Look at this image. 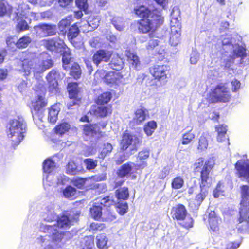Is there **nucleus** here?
<instances>
[{
  "label": "nucleus",
  "mask_w": 249,
  "mask_h": 249,
  "mask_svg": "<svg viewBox=\"0 0 249 249\" xmlns=\"http://www.w3.org/2000/svg\"><path fill=\"white\" fill-rule=\"evenodd\" d=\"M67 91L69 98L71 100L67 103L68 108L70 109L73 106L79 105L82 98L79 93L80 89L78 83H69L67 86Z\"/></svg>",
  "instance_id": "9d476101"
},
{
  "label": "nucleus",
  "mask_w": 249,
  "mask_h": 249,
  "mask_svg": "<svg viewBox=\"0 0 249 249\" xmlns=\"http://www.w3.org/2000/svg\"><path fill=\"white\" fill-rule=\"evenodd\" d=\"M215 130L217 132V140L222 142L225 138L227 131V126L224 124H220L215 127Z\"/></svg>",
  "instance_id": "ea45409f"
},
{
  "label": "nucleus",
  "mask_w": 249,
  "mask_h": 249,
  "mask_svg": "<svg viewBox=\"0 0 249 249\" xmlns=\"http://www.w3.org/2000/svg\"><path fill=\"white\" fill-rule=\"evenodd\" d=\"M59 52L62 53L63 67L64 70H67L69 68L68 65L71 60V50L66 45Z\"/></svg>",
  "instance_id": "cd10ccee"
},
{
  "label": "nucleus",
  "mask_w": 249,
  "mask_h": 249,
  "mask_svg": "<svg viewBox=\"0 0 249 249\" xmlns=\"http://www.w3.org/2000/svg\"><path fill=\"white\" fill-rule=\"evenodd\" d=\"M116 219V216L115 214L109 210H107L103 213L102 221L110 222Z\"/></svg>",
  "instance_id": "864d4df0"
},
{
  "label": "nucleus",
  "mask_w": 249,
  "mask_h": 249,
  "mask_svg": "<svg viewBox=\"0 0 249 249\" xmlns=\"http://www.w3.org/2000/svg\"><path fill=\"white\" fill-rule=\"evenodd\" d=\"M123 75L120 71H109L103 77L104 83L107 85H118L122 82Z\"/></svg>",
  "instance_id": "412c9836"
},
{
  "label": "nucleus",
  "mask_w": 249,
  "mask_h": 249,
  "mask_svg": "<svg viewBox=\"0 0 249 249\" xmlns=\"http://www.w3.org/2000/svg\"><path fill=\"white\" fill-rule=\"evenodd\" d=\"M112 54L113 52L111 51L100 49L96 51L93 54L92 60L93 63L98 67L102 62L106 63L109 62Z\"/></svg>",
  "instance_id": "a211bd4d"
},
{
  "label": "nucleus",
  "mask_w": 249,
  "mask_h": 249,
  "mask_svg": "<svg viewBox=\"0 0 249 249\" xmlns=\"http://www.w3.org/2000/svg\"><path fill=\"white\" fill-rule=\"evenodd\" d=\"M188 214L187 209L182 204H178L173 207L171 211V214L172 219L178 221L184 219L185 216Z\"/></svg>",
  "instance_id": "5701e85b"
},
{
  "label": "nucleus",
  "mask_w": 249,
  "mask_h": 249,
  "mask_svg": "<svg viewBox=\"0 0 249 249\" xmlns=\"http://www.w3.org/2000/svg\"><path fill=\"white\" fill-rule=\"evenodd\" d=\"M81 70L77 63H74L71 67L70 74L74 79H79L81 75Z\"/></svg>",
  "instance_id": "c03bdc74"
},
{
  "label": "nucleus",
  "mask_w": 249,
  "mask_h": 249,
  "mask_svg": "<svg viewBox=\"0 0 249 249\" xmlns=\"http://www.w3.org/2000/svg\"><path fill=\"white\" fill-rule=\"evenodd\" d=\"M71 129V125L68 122L58 123L53 128V132L59 136H63Z\"/></svg>",
  "instance_id": "c9c22d12"
},
{
  "label": "nucleus",
  "mask_w": 249,
  "mask_h": 249,
  "mask_svg": "<svg viewBox=\"0 0 249 249\" xmlns=\"http://www.w3.org/2000/svg\"><path fill=\"white\" fill-rule=\"evenodd\" d=\"M241 200L237 221L239 223H244V225L238 228L239 232L249 228V186L242 185L240 186Z\"/></svg>",
  "instance_id": "7ed1b4c3"
},
{
  "label": "nucleus",
  "mask_w": 249,
  "mask_h": 249,
  "mask_svg": "<svg viewBox=\"0 0 249 249\" xmlns=\"http://www.w3.org/2000/svg\"><path fill=\"white\" fill-rule=\"evenodd\" d=\"M197 149L200 151L206 150L208 146V142L207 137L202 134L198 139Z\"/></svg>",
  "instance_id": "603ef678"
},
{
  "label": "nucleus",
  "mask_w": 249,
  "mask_h": 249,
  "mask_svg": "<svg viewBox=\"0 0 249 249\" xmlns=\"http://www.w3.org/2000/svg\"><path fill=\"white\" fill-rule=\"evenodd\" d=\"M113 150V146L110 143H105L103 145L101 151L99 154L100 159H104L107 155L110 154Z\"/></svg>",
  "instance_id": "a18cd8bd"
},
{
  "label": "nucleus",
  "mask_w": 249,
  "mask_h": 249,
  "mask_svg": "<svg viewBox=\"0 0 249 249\" xmlns=\"http://www.w3.org/2000/svg\"><path fill=\"white\" fill-rule=\"evenodd\" d=\"M246 51V49L244 47H239L234 50V53L237 57L243 58L247 56Z\"/></svg>",
  "instance_id": "e2e57ef3"
},
{
  "label": "nucleus",
  "mask_w": 249,
  "mask_h": 249,
  "mask_svg": "<svg viewBox=\"0 0 249 249\" xmlns=\"http://www.w3.org/2000/svg\"><path fill=\"white\" fill-rule=\"evenodd\" d=\"M76 191L75 188L71 185H68L63 190V194L66 198L73 199L74 198Z\"/></svg>",
  "instance_id": "49530a36"
},
{
  "label": "nucleus",
  "mask_w": 249,
  "mask_h": 249,
  "mask_svg": "<svg viewBox=\"0 0 249 249\" xmlns=\"http://www.w3.org/2000/svg\"><path fill=\"white\" fill-rule=\"evenodd\" d=\"M231 84L232 86V91L233 92H237L240 89L241 83L236 79H234L232 80Z\"/></svg>",
  "instance_id": "0e129e2a"
},
{
  "label": "nucleus",
  "mask_w": 249,
  "mask_h": 249,
  "mask_svg": "<svg viewBox=\"0 0 249 249\" xmlns=\"http://www.w3.org/2000/svg\"><path fill=\"white\" fill-rule=\"evenodd\" d=\"M142 134L133 135L129 131L126 130L121 136L119 142L120 149L122 152L126 151L128 148L132 146L130 151H137L138 146L141 145L142 142Z\"/></svg>",
  "instance_id": "423d86ee"
},
{
  "label": "nucleus",
  "mask_w": 249,
  "mask_h": 249,
  "mask_svg": "<svg viewBox=\"0 0 249 249\" xmlns=\"http://www.w3.org/2000/svg\"><path fill=\"white\" fill-rule=\"evenodd\" d=\"M107 125V123L106 121L83 124L81 125L82 134L86 138H91L95 135H98L99 138H102L105 134L101 129H104Z\"/></svg>",
  "instance_id": "6e6552de"
},
{
  "label": "nucleus",
  "mask_w": 249,
  "mask_h": 249,
  "mask_svg": "<svg viewBox=\"0 0 249 249\" xmlns=\"http://www.w3.org/2000/svg\"><path fill=\"white\" fill-rule=\"evenodd\" d=\"M175 26H171L169 38L170 44L174 46H176L179 43L181 30L180 27H178L177 29H175Z\"/></svg>",
  "instance_id": "473e14b6"
},
{
  "label": "nucleus",
  "mask_w": 249,
  "mask_h": 249,
  "mask_svg": "<svg viewBox=\"0 0 249 249\" xmlns=\"http://www.w3.org/2000/svg\"><path fill=\"white\" fill-rule=\"evenodd\" d=\"M60 79V72L55 69H52L46 76L48 89L50 93H56L59 91L58 80Z\"/></svg>",
  "instance_id": "9b49d317"
},
{
  "label": "nucleus",
  "mask_w": 249,
  "mask_h": 249,
  "mask_svg": "<svg viewBox=\"0 0 249 249\" xmlns=\"http://www.w3.org/2000/svg\"><path fill=\"white\" fill-rule=\"evenodd\" d=\"M45 47L51 51H60L66 44L64 41L59 38H53L45 41Z\"/></svg>",
  "instance_id": "b1692460"
},
{
  "label": "nucleus",
  "mask_w": 249,
  "mask_h": 249,
  "mask_svg": "<svg viewBox=\"0 0 249 249\" xmlns=\"http://www.w3.org/2000/svg\"><path fill=\"white\" fill-rule=\"evenodd\" d=\"M71 183L76 188L79 189H84L86 191L99 188L98 184H95L90 181V178L74 177L71 180Z\"/></svg>",
  "instance_id": "f8f14e48"
},
{
  "label": "nucleus",
  "mask_w": 249,
  "mask_h": 249,
  "mask_svg": "<svg viewBox=\"0 0 249 249\" xmlns=\"http://www.w3.org/2000/svg\"><path fill=\"white\" fill-rule=\"evenodd\" d=\"M9 134L11 141L15 145L18 144L24 138L26 131V124L22 117L14 119L10 122Z\"/></svg>",
  "instance_id": "39448f33"
},
{
  "label": "nucleus",
  "mask_w": 249,
  "mask_h": 249,
  "mask_svg": "<svg viewBox=\"0 0 249 249\" xmlns=\"http://www.w3.org/2000/svg\"><path fill=\"white\" fill-rule=\"evenodd\" d=\"M38 59L37 53L35 52L25 51L20 60V71L26 75H29L31 71L36 70V65Z\"/></svg>",
  "instance_id": "0eeeda50"
},
{
  "label": "nucleus",
  "mask_w": 249,
  "mask_h": 249,
  "mask_svg": "<svg viewBox=\"0 0 249 249\" xmlns=\"http://www.w3.org/2000/svg\"><path fill=\"white\" fill-rule=\"evenodd\" d=\"M150 74L157 81H166L171 76L170 67L168 65L155 64L149 68Z\"/></svg>",
  "instance_id": "1a4fd4ad"
},
{
  "label": "nucleus",
  "mask_w": 249,
  "mask_h": 249,
  "mask_svg": "<svg viewBox=\"0 0 249 249\" xmlns=\"http://www.w3.org/2000/svg\"><path fill=\"white\" fill-rule=\"evenodd\" d=\"M83 169L79 167L73 160L69 161L66 165V173L70 175H76L82 172Z\"/></svg>",
  "instance_id": "72a5a7b5"
},
{
  "label": "nucleus",
  "mask_w": 249,
  "mask_h": 249,
  "mask_svg": "<svg viewBox=\"0 0 249 249\" xmlns=\"http://www.w3.org/2000/svg\"><path fill=\"white\" fill-rule=\"evenodd\" d=\"M159 43V41L157 39H151L149 40L147 45L146 46V48L148 50H152L155 47L158 46Z\"/></svg>",
  "instance_id": "338daca9"
},
{
  "label": "nucleus",
  "mask_w": 249,
  "mask_h": 249,
  "mask_svg": "<svg viewBox=\"0 0 249 249\" xmlns=\"http://www.w3.org/2000/svg\"><path fill=\"white\" fill-rule=\"evenodd\" d=\"M106 228V226L104 223L92 222L90 224L89 230V231L97 232L103 231Z\"/></svg>",
  "instance_id": "09e8293b"
},
{
  "label": "nucleus",
  "mask_w": 249,
  "mask_h": 249,
  "mask_svg": "<svg viewBox=\"0 0 249 249\" xmlns=\"http://www.w3.org/2000/svg\"><path fill=\"white\" fill-rule=\"evenodd\" d=\"M125 56L128 63L135 69H137L141 65V61L137 55L130 50H127L125 52Z\"/></svg>",
  "instance_id": "c756f323"
},
{
  "label": "nucleus",
  "mask_w": 249,
  "mask_h": 249,
  "mask_svg": "<svg viewBox=\"0 0 249 249\" xmlns=\"http://www.w3.org/2000/svg\"><path fill=\"white\" fill-rule=\"evenodd\" d=\"M60 111V108L57 104L50 106L48 108V120L51 124H54L58 119V114Z\"/></svg>",
  "instance_id": "7c9ffc66"
},
{
  "label": "nucleus",
  "mask_w": 249,
  "mask_h": 249,
  "mask_svg": "<svg viewBox=\"0 0 249 249\" xmlns=\"http://www.w3.org/2000/svg\"><path fill=\"white\" fill-rule=\"evenodd\" d=\"M184 184L183 178L180 176H177L174 178L171 182V187L174 189H179L181 188Z\"/></svg>",
  "instance_id": "3c124183"
},
{
  "label": "nucleus",
  "mask_w": 249,
  "mask_h": 249,
  "mask_svg": "<svg viewBox=\"0 0 249 249\" xmlns=\"http://www.w3.org/2000/svg\"><path fill=\"white\" fill-rule=\"evenodd\" d=\"M214 164L215 160L213 157H210L206 160L204 158H200L194 164L195 174H200L199 185L200 190L195 198L189 203V207L193 210H198L206 197V192L203 189L210 187L212 184L211 172Z\"/></svg>",
  "instance_id": "f03ea898"
},
{
  "label": "nucleus",
  "mask_w": 249,
  "mask_h": 249,
  "mask_svg": "<svg viewBox=\"0 0 249 249\" xmlns=\"http://www.w3.org/2000/svg\"><path fill=\"white\" fill-rule=\"evenodd\" d=\"M108 65L111 69L114 70L115 71H119L124 66L122 59L118 55L112 58Z\"/></svg>",
  "instance_id": "e433bc0d"
},
{
  "label": "nucleus",
  "mask_w": 249,
  "mask_h": 249,
  "mask_svg": "<svg viewBox=\"0 0 249 249\" xmlns=\"http://www.w3.org/2000/svg\"><path fill=\"white\" fill-rule=\"evenodd\" d=\"M232 96L229 87L225 83H219L211 91L208 96L210 103H226L231 101Z\"/></svg>",
  "instance_id": "20e7f679"
},
{
  "label": "nucleus",
  "mask_w": 249,
  "mask_h": 249,
  "mask_svg": "<svg viewBox=\"0 0 249 249\" xmlns=\"http://www.w3.org/2000/svg\"><path fill=\"white\" fill-rule=\"evenodd\" d=\"M112 94L110 91H105L99 94L95 100L96 105H108L111 101Z\"/></svg>",
  "instance_id": "f704fd0d"
},
{
  "label": "nucleus",
  "mask_w": 249,
  "mask_h": 249,
  "mask_svg": "<svg viewBox=\"0 0 249 249\" xmlns=\"http://www.w3.org/2000/svg\"><path fill=\"white\" fill-rule=\"evenodd\" d=\"M80 32V31L77 23L72 24L68 30L67 34L68 39L75 47H78V45L74 39L78 36Z\"/></svg>",
  "instance_id": "bb28decb"
},
{
  "label": "nucleus",
  "mask_w": 249,
  "mask_h": 249,
  "mask_svg": "<svg viewBox=\"0 0 249 249\" xmlns=\"http://www.w3.org/2000/svg\"><path fill=\"white\" fill-rule=\"evenodd\" d=\"M112 110L111 104L97 105V106H93V107L88 111V114L102 118L110 116L112 114Z\"/></svg>",
  "instance_id": "dca6fc26"
},
{
  "label": "nucleus",
  "mask_w": 249,
  "mask_h": 249,
  "mask_svg": "<svg viewBox=\"0 0 249 249\" xmlns=\"http://www.w3.org/2000/svg\"><path fill=\"white\" fill-rule=\"evenodd\" d=\"M115 196L117 200L126 201L128 199L130 193L127 187L124 186L117 188L115 191Z\"/></svg>",
  "instance_id": "2f4dec72"
},
{
  "label": "nucleus",
  "mask_w": 249,
  "mask_h": 249,
  "mask_svg": "<svg viewBox=\"0 0 249 249\" xmlns=\"http://www.w3.org/2000/svg\"><path fill=\"white\" fill-rule=\"evenodd\" d=\"M89 215L95 220L102 221V206L97 203H94L89 209Z\"/></svg>",
  "instance_id": "c85d7f7f"
},
{
  "label": "nucleus",
  "mask_w": 249,
  "mask_h": 249,
  "mask_svg": "<svg viewBox=\"0 0 249 249\" xmlns=\"http://www.w3.org/2000/svg\"><path fill=\"white\" fill-rule=\"evenodd\" d=\"M236 174L239 178H245L249 182V161L248 159H240L234 164Z\"/></svg>",
  "instance_id": "f3484780"
},
{
  "label": "nucleus",
  "mask_w": 249,
  "mask_h": 249,
  "mask_svg": "<svg viewBox=\"0 0 249 249\" xmlns=\"http://www.w3.org/2000/svg\"><path fill=\"white\" fill-rule=\"evenodd\" d=\"M97 246L99 249L107 248V238L105 234H100L96 237Z\"/></svg>",
  "instance_id": "8fccbe9b"
},
{
  "label": "nucleus",
  "mask_w": 249,
  "mask_h": 249,
  "mask_svg": "<svg viewBox=\"0 0 249 249\" xmlns=\"http://www.w3.org/2000/svg\"><path fill=\"white\" fill-rule=\"evenodd\" d=\"M208 229L210 232L218 233L222 219L217 212L210 211L208 215Z\"/></svg>",
  "instance_id": "2eb2a0df"
},
{
  "label": "nucleus",
  "mask_w": 249,
  "mask_h": 249,
  "mask_svg": "<svg viewBox=\"0 0 249 249\" xmlns=\"http://www.w3.org/2000/svg\"><path fill=\"white\" fill-rule=\"evenodd\" d=\"M13 12V7L5 0H0V17L10 16Z\"/></svg>",
  "instance_id": "4c0bfd02"
},
{
  "label": "nucleus",
  "mask_w": 249,
  "mask_h": 249,
  "mask_svg": "<svg viewBox=\"0 0 249 249\" xmlns=\"http://www.w3.org/2000/svg\"><path fill=\"white\" fill-rule=\"evenodd\" d=\"M71 22L70 19L65 18L62 19L59 23V28L61 32H63L65 34L67 32V30L70 27Z\"/></svg>",
  "instance_id": "5fc2aeb1"
},
{
  "label": "nucleus",
  "mask_w": 249,
  "mask_h": 249,
  "mask_svg": "<svg viewBox=\"0 0 249 249\" xmlns=\"http://www.w3.org/2000/svg\"><path fill=\"white\" fill-rule=\"evenodd\" d=\"M147 166L145 161H142L141 164H136L132 162H128L121 165L117 171V175L122 178L130 175L132 173L133 167L135 168V170L142 169Z\"/></svg>",
  "instance_id": "4468645a"
},
{
  "label": "nucleus",
  "mask_w": 249,
  "mask_h": 249,
  "mask_svg": "<svg viewBox=\"0 0 249 249\" xmlns=\"http://www.w3.org/2000/svg\"><path fill=\"white\" fill-rule=\"evenodd\" d=\"M48 101L45 95H37L32 99L29 107L33 116L37 115L47 105Z\"/></svg>",
  "instance_id": "ddd939ff"
},
{
  "label": "nucleus",
  "mask_w": 249,
  "mask_h": 249,
  "mask_svg": "<svg viewBox=\"0 0 249 249\" xmlns=\"http://www.w3.org/2000/svg\"><path fill=\"white\" fill-rule=\"evenodd\" d=\"M133 13L140 19L136 21L138 32L148 34L150 38L157 37L156 31L164 22L161 11L158 8L150 9L148 6L137 2Z\"/></svg>",
  "instance_id": "f257e3e1"
},
{
  "label": "nucleus",
  "mask_w": 249,
  "mask_h": 249,
  "mask_svg": "<svg viewBox=\"0 0 249 249\" xmlns=\"http://www.w3.org/2000/svg\"><path fill=\"white\" fill-rule=\"evenodd\" d=\"M111 22L117 30L121 31L123 29L124 23L121 18H114L112 19Z\"/></svg>",
  "instance_id": "bf43d9fd"
},
{
  "label": "nucleus",
  "mask_w": 249,
  "mask_h": 249,
  "mask_svg": "<svg viewBox=\"0 0 249 249\" xmlns=\"http://www.w3.org/2000/svg\"><path fill=\"white\" fill-rule=\"evenodd\" d=\"M74 219L73 216H71L70 215L62 214L57 219L56 226L59 228H69L73 225L72 223Z\"/></svg>",
  "instance_id": "a878e982"
},
{
  "label": "nucleus",
  "mask_w": 249,
  "mask_h": 249,
  "mask_svg": "<svg viewBox=\"0 0 249 249\" xmlns=\"http://www.w3.org/2000/svg\"><path fill=\"white\" fill-rule=\"evenodd\" d=\"M55 167V162L51 159H46L43 163V170L45 172L51 173Z\"/></svg>",
  "instance_id": "de8ad7c7"
},
{
  "label": "nucleus",
  "mask_w": 249,
  "mask_h": 249,
  "mask_svg": "<svg viewBox=\"0 0 249 249\" xmlns=\"http://www.w3.org/2000/svg\"><path fill=\"white\" fill-rule=\"evenodd\" d=\"M182 222L180 224V225L186 229L192 228L194 225V220L193 218L189 215L185 216L184 219L180 220Z\"/></svg>",
  "instance_id": "4d7b16f0"
},
{
  "label": "nucleus",
  "mask_w": 249,
  "mask_h": 249,
  "mask_svg": "<svg viewBox=\"0 0 249 249\" xmlns=\"http://www.w3.org/2000/svg\"><path fill=\"white\" fill-rule=\"evenodd\" d=\"M36 33L42 35L43 36L55 35L56 33V26L48 23H40L34 27Z\"/></svg>",
  "instance_id": "aec40b11"
},
{
  "label": "nucleus",
  "mask_w": 249,
  "mask_h": 249,
  "mask_svg": "<svg viewBox=\"0 0 249 249\" xmlns=\"http://www.w3.org/2000/svg\"><path fill=\"white\" fill-rule=\"evenodd\" d=\"M195 138V134L192 129L187 131L182 136L181 144L187 145L193 141Z\"/></svg>",
  "instance_id": "37998d69"
},
{
  "label": "nucleus",
  "mask_w": 249,
  "mask_h": 249,
  "mask_svg": "<svg viewBox=\"0 0 249 249\" xmlns=\"http://www.w3.org/2000/svg\"><path fill=\"white\" fill-rule=\"evenodd\" d=\"M21 13L19 12L15 13V17L13 19V21H17L15 26V29L17 32L21 33L22 32L29 30L30 26L27 21L23 19Z\"/></svg>",
  "instance_id": "393cba45"
},
{
  "label": "nucleus",
  "mask_w": 249,
  "mask_h": 249,
  "mask_svg": "<svg viewBox=\"0 0 249 249\" xmlns=\"http://www.w3.org/2000/svg\"><path fill=\"white\" fill-rule=\"evenodd\" d=\"M57 2L59 7L67 8L73 3V0H58Z\"/></svg>",
  "instance_id": "69168bd1"
},
{
  "label": "nucleus",
  "mask_w": 249,
  "mask_h": 249,
  "mask_svg": "<svg viewBox=\"0 0 249 249\" xmlns=\"http://www.w3.org/2000/svg\"><path fill=\"white\" fill-rule=\"evenodd\" d=\"M115 208L120 215H124L128 212V205L125 201L117 200L115 204Z\"/></svg>",
  "instance_id": "79ce46f5"
},
{
  "label": "nucleus",
  "mask_w": 249,
  "mask_h": 249,
  "mask_svg": "<svg viewBox=\"0 0 249 249\" xmlns=\"http://www.w3.org/2000/svg\"><path fill=\"white\" fill-rule=\"evenodd\" d=\"M84 244L86 248L92 249L94 245V238L92 235L87 236L84 238Z\"/></svg>",
  "instance_id": "052dcab7"
},
{
  "label": "nucleus",
  "mask_w": 249,
  "mask_h": 249,
  "mask_svg": "<svg viewBox=\"0 0 249 249\" xmlns=\"http://www.w3.org/2000/svg\"><path fill=\"white\" fill-rule=\"evenodd\" d=\"M149 117V111L148 109L143 107L137 109L134 112V116L130 124L132 126L141 124Z\"/></svg>",
  "instance_id": "4be33fe9"
},
{
  "label": "nucleus",
  "mask_w": 249,
  "mask_h": 249,
  "mask_svg": "<svg viewBox=\"0 0 249 249\" xmlns=\"http://www.w3.org/2000/svg\"><path fill=\"white\" fill-rule=\"evenodd\" d=\"M41 61L40 64L36 68V70H34V75L36 76L44 72L47 70L52 68L53 65V62L50 55L46 53H43L41 54Z\"/></svg>",
  "instance_id": "6ab92c4d"
},
{
  "label": "nucleus",
  "mask_w": 249,
  "mask_h": 249,
  "mask_svg": "<svg viewBox=\"0 0 249 249\" xmlns=\"http://www.w3.org/2000/svg\"><path fill=\"white\" fill-rule=\"evenodd\" d=\"M32 39L27 35L23 36L20 37L15 44L17 48L22 49L27 48L31 43Z\"/></svg>",
  "instance_id": "58836bf2"
},
{
  "label": "nucleus",
  "mask_w": 249,
  "mask_h": 249,
  "mask_svg": "<svg viewBox=\"0 0 249 249\" xmlns=\"http://www.w3.org/2000/svg\"><path fill=\"white\" fill-rule=\"evenodd\" d=\"M86 169L90 170L95 169L97 166V161L92 158H87L84 160Z\"/></svg>",
  "instance_id": "13d9d810"
},
{
  "label": "nucleus",
  "mask_w": 249,
  "mask_h": 249,
  "mask_svg": "<svg viewBox=\"0 0 249 249\" xmlns=\"http://www.w3.org/2000/svg\"><path fill=\"white\" fill-rule=\"evenodd\" d=\"M157 127L156 121L151 120L147 122L143 126V130L147 136L152 135Z\"/></svg>",
  "instance_id": "a19ab883"
},
{
  "label": "nucleus",
  "mask_w": 249,
  "mask_h": 249,
  "mask_svg": "<svg viewBox=\"0 0 249 249\" xmlns=\"http://www.w3.org/2000/svg\"><path fill=\"white\" fill-rule=\"evenodd\" d=\"M224 192V185L221 181H219L213 191V196L214 198H218Z\"/></svg>",
  "instance_id": "6e6d98bb"
},
{
  "label": "nucleus",
  "mask_w": 249,
  "mask_h": 249,
  "mask_svg": "<svg viewBox=\"0 0 249 249\" xmlns=\"http://www.w3.org/2000/svg\"><path fill=\"white\" fill-rule=\"evenodd\" d=\"M76 6L81 10L86 11L88 8L87 0H75Z\"/></svg>",
  "instance_id": "680f3d73"
},
{
  "label": "nucleus",
  "mask_w": 249,
  "mask_h": 249,
  "mask_svg": "<svg viewBox=\"0 0 249 249\" xmlns=\"http://www.w3.org/2000/svg\"><path fill=\"white\" fill-rule=\"evenodd\" d=\"M240 242H231L227 244L225 249H237L240 247Z\"/></svg>",
  "instance_id": "774afa93"
}]
</instances>
